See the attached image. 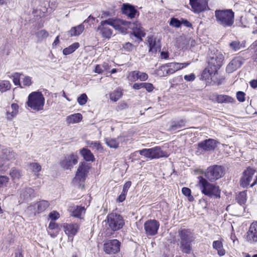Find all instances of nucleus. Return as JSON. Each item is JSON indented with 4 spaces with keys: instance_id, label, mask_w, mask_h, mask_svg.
I'll return each instance as SVG.
<instances>
[{
    "instance_id": "1",
    "label": "nucleus",
    "mask_w": 257,
    "mask_h": 257,
    "mask_svg": "<svg viewBox=\"0 0 257 257\" xmlns=\"http://www.w3.org/2000/svg\"><path fill=\"white\" fill-rule=\"evenodd\" d=\"M224 56L221 52L215 50L211 51L208 58V66L203 71L202 77L206 79L215 75L222 66Z\"/></svg>"
},
{
    "instance_id": "2",
    "label": "nucleus",
    "mask_w": 257,
    "mask_h": 257,
    "mask_svg": "<svg viewBox=\"0 0 257 257\" xmlns=\"http://www.w3.org/2000/svg\"><path fill=\"white\" fill-rule=\"evenodd\" d=\"M198 179L199 187L202 194L210 198L220 197L221 190L218 185L209 183L202 176H199Z\"/></svg>"
},
{
    "instance_id": "3",
    "label": "nucleus",
    "mask_w": 257,
    "mask_h": 257,
    "mask_svg": "<svg viewBox=\"0 0 257 257\" xmlns=\"http://www.w3.org/2000/svg\"><path fill=\"white\" fill-rule=\"evenodd\" d=\"M180 249L185 253H190L192 250L191 243L194 240V233L189 229H181L179 231Z\"/></svg>"
},
{
    "instance_id": "4",
    "label": "nucleus",
    "mask_w": 257,
    "mask_h": 257,
    "mask_svg": "<svg viewBox=\"0 0 257 257\" xmlns=\"http://www.w3.org/2000/svg\"><path fill=\"white\" fill-rule=\"evenodd\" d=\"M215 17L217 23L223 27H229L233 25L234 13L231 10H216Z\"/></svg>"
},
{
    "instance_id": "5",
    "label": "nucleus",
    "mask_w": 257,
    "mask_h": 257,
    "mask_svg": "<svg viewBox=\"0 0 257 257\" xmlns=\"http://www.w3.org/2000/svg\"><path fill=\"white\" fill-rule=\"evenodd\" d=\"M45 98L41 92L35 91L28 96L27 105L32 109L39 111L43 110Z\"/></svg>"
},
{
    "instance_id": "6",
    "label": "nucleus",
    "mask_w": 257,
    "mask_h": 257,
    "mask_svg": "<svg viewBox=\"0 0 257 257\" xmlns=\"http://www.w3.org/2000/svg\"><path fill=\"white\" fill-rule=\"evenodd\" d=\"M89 169V165L85 162H81L76 173L75 177L73 180V182L76 185L80 186L85 180L86 177Z\"/></svg>"
},
{
    "instance_id": "7",
    "label": "nucleus",
    "mask_w": 257,
    "mask_h": 257,
    "mask_svg": "<svg viewBox=\"0 0 257 257\" xmlns=\"http://www.w3.org/2000/svg\"><path fill=\"white\" fill-rule=\"evenodd\" d=\"M224 171L220 166L214 165L207 168L205 172V176L211 182L215 181L223 176Z\"/></svg>"
},
{
    "instance_id": "8",
    "label": "nucleus",
    "mask_w": 257,
    "mask_h": 257,
    "mask_svg": "<svg viewBox=\"0 0 257 257\" xmlns=\"http://www.w3.org/2000/svg\"><path fill=\"white\" fill-rule=\"evenodd\" d=\"M120 242L117 239L109 240L103 244V250L107 254L117 253L120 249Z\"/></svg>"
},
{
    "instance_id": "9",
    "label": "nucleus",
    "mask_w": 257,
    "mask_h": 257,
    "mask_svg": "<svg viewBox=\"0 0 257 257\" xmlns=\"http://www.w3.org/2000/svg\"><path fill=\"white\" fill-rule=\"evenodd\" d=\"M78 163V156L72 153L67 155L60 162V165L65 169H71Z\"/></svg>"
},
{
    "instance_id": "10",
    "label": "nucleus",
    "mask_w": 257,
    "mask_h": 257,
    "mask_svg": "<svg viewBox=\"0 0 257 257\" xmlns=\"http://www.w3.org/2000/svg\"><path fill=\"white\" fill-rule=\"evenodd\" d=\"M255 173V171L250 168L245 170L240 181V186L244 188L248 186L252 180V177Z\"/></svg>"
},
{
    "instance_id": "11",
    "label": "nucleus",
    "mask_w": 257,
    "mask_h": 257,
    "mask_svg": "<svg viewBox=\"0 0 257 257\" xmlns=\"http://www.w3.org/2000/svg\"><path fill=\"white\" fill-rule=\"evenodd\" d=\"M190 4L195 13H199L203 12L207 8L206 0H190Z\"/></svg>"
},
{
    "instance_id": "12",
    "label": "nucleus",
    "mask_w": 257,
    "mask_h": 257,
    "mask_svg": "<svg viewBox=\"0 0 257 257\" xmlns=\"http://www.w3.org/2000/svg\"><path fill=\"white\" fill-rule=\"evenodd\" d=\"M49 203L46 200L40 201L34 205L30 206L28 208V211L34 210V214L36 213H40L45 211L49 206Z\"/></svg>"
},
{
    "instance_id": "13",
    "label": "nucleus",
    "mask_w": 257,
    "mask_h": 257,
    "mask_svg": "<svg viewBox=\"0 0 257 257\" xmlns=\"http://www.w3.org/2000/svg\"><path fill=\"white\" fill-rule=\"evenodd\" d=\"M218 142L214 139H209L198 144V147L205 151L213 150L216 147Z\"/></svg>"
},
{
    "instance_id": "14",
    "label": "nucleus",
    "mask_w": 257,
    "mask_h": 257,
    "mask_svg": "<svg viewBox=\"0 0 257 257\" xmlns=\"http://www.w3.org/2000/svg\"><path fill=\"white\" fill-rule=\"evenodd\" d=\"M243 63V59L241 57H235L227 65L226 70L228 73H232L239 68Z\"/></svg>"
},
{
    "instance_id": "15",
    "label": "nucleus",
    "mask_w": 257,
    "mask_h": 257,
    "mask_svg": "<svg viewBox=\"0 0 257 257\" xmlns=\"http://www.w3.org/2000/svg\"><path fill=\"white\" fill-rule=\"evenodd\" d=\"M190 63H177L172 62L165 64L167 68L168 72H169V75L173 74L177 71L185 68L186 67L189 65Z\"/></svg>"
},
{
    "instance_id": "16",
    "label": "nucleus",
    "mask_w": 257,
    "mask_h": 257,
    "mask_svg": "<svg viewBox=\"0 0 257 257\" xmlns=\"http://www.w3.org/2000/svg\"><path fill=\"white\" fill-rule=\"evenodd\" d=\"M107 222L109 225H124V222L120 214L112 213L107 216Z\"/></svg>"
},
{
    "instance_id": "17",
    "label": "nucleus",
    "mask_w": 257,
    "mask_h": 257,
    "mask_svg": "<svg viewBox=\"0 0 257 257\" xmlns=\"http://www.w3.org/2000/svg\"><path fill=\"white\" fill-rule=\"evenodd\" d=\"M121 10L123 14L131 19L135 18L137 13V11L135 7L128 4H124L122 5Z\"/></svg>"
},
{
    "instance_id": "18",
    "label": "nucleus",
    "mask_w": 257,
    "mask_h": 257,
    "mask_svg": "<svg viewBox=\"0 0 257 257\" xmlns=\"http://www.w3.org/2000/svg\"><path fill=\"white\" fill-rule=\"evenodd\" d=\"M96 31L103 38L105 39H109L112 34V30L107 26L100 24L97 27Z\"/></svg>"
},
{
    "instance_id": "19",
    "label": "nucleus",
    "mask_w": 257,
    "mask_h": 257,
    "mask_svg": "<svg viewBox=\"0 0 257 257\" xmlns=\"http://www.w3.org/2000/svg\"><path fill=\"white\" fill-rule=\"evenodd\" d=\"M132 23L122 20H117L114 28L122 33H125L128 28L131 27Z\"/></svg>"
},
{
    "instance_id": "20",
    "label": "nucleus",
    "mask_w": 257,
    "mask_h": 257,
    "mask_svg": "<svg viewBox=\"0 0 257 257\" xmlns=\"http://www.w3.org/2000/svg\"><path fill=\"white\" fill-rule=\"evenodd\" d=\"M148 43L149 45V51L153 53H156L161 49V44L159 40L154 38L153 37H148Z\"/></svg>"
},
{
    "instance_id": "21",
    "label": "nucleus",
    "mask_w": 257,
    "mask_h": 257,
    "mask_svg": "<svg viewBox=\"0 0 257 257\" xmlns=\"http://www.w3.org/2000/svg\"><path fill=\"white\" fill-rule=\"evenodd\" d=\"M213 101L217 103H231L234 101V99L228 95L213 94L211 98Z\"/></svg>"
},
{
    "instance_id": "22",
    "label": "nucleus",
    "mask_w": 257,
    "mask_h": 257,
    "mask_svg": "<svg viewBox=\"0 0 257 257\" xmlns=\"http://www.w3.org/2000/svg\"><path fill=\"white\" fill-rule=\"evenodd\" d=\"M151 159H159L162 157H167L168 155L163 152L160 147H156L150 148Z\"/></svg>"
},
{
    "instance_id": "23",
    "label": "nucleus",
    "mask_w": 257,
    "mask_h": 257,
    "mask_svg": "<svg viewBox=\"0 0 257 257\" xmlns=\"http://www.w3.org/2000/svg\"><path fill=\"white\" fill-rule=\"evenodd\" d=\"M69 210L73 216L79 218H82L85 213L84 207L79 206L71 207Z\"/></svg>"
},
{
    "instance_id": "24",
    "label": "nucleus",
    "mask_w": 257,
    "mask_h": 257,
    "mask_svg": "<svg viewBox=\"0 0 257 257\" xmlns=\"http://www.w3.org/2000/svg\"><path fill=\"white\" fill-rule=\"evenodd\" d=\"M133 29V32L136 37L139 38L145 37L146 34L143 27L140 24H132L130 27Z\"/></svg>"
},
{
    "instance_id": "25",
    "label": "nucleus",
    "mask_w": 257,
    "mask_h": 257,
    "mask_svg": "<svg viewBox=\"0 0 257 257\" xmlns=\"http://www.w3.org/2000/svg\"><path fill=\"white\" fill-rule=\"evenodd\" d=\"M82 118V115L81 113H76L67 116L66 118V121L68 124L76 123L80 122Z\"/></svg>"
},
{
    "instance_id": "26",
    "label": "nucleus",
    "mask_w": 257,
    "mask_h": 257,
    "mask_svg": "<svg viewBox=\"0 0 257 257\" xmlns=\"http://www.w3.org/2000/svg\"><path fill=\"white\" fill-rule=\"evenodd\" d=\"M247 239L251 242L257 241V226H250L247 232Z\"/></svg>"
},
{
    "instance_id": "27",
    "label": "nucleus",
    "mask_w": 257,
    "mask_h": 257,
    "mask_svg": "<svg viewBox=\"0 0 257 257\" xmlns=\"http://www.w3.org/2000/svg\"><path fill=\"white\" fill-rule=\"evenodd\" d=\"M84 30V26L83 24L71 28L68 33L71 37L78 36L81 34Z\"/></svg>"
},
{
    "instance_id": "28",
    "label": "nucleus",
    "mask_w": 257,
    "mask_h": 257,
    "mask_svg": "<svg viewBox=\"0 0 257 257\" xmlns=\"http://www.w3.org/2000/svg\"><path fill=\"white\" fill-rule=\"evenodd\" d=\"M213 248L217 251L219 256H223L225 254V250L223 248V244L221 241H214L212 243Z\"/></svg>"
},
{
    "instance_id": "29",
    "label": "nucleus",
    "mask_w": 257,
    "mask_h": 257,
    "mask_svg": "<svg viewBox=\"0 0 257 257\" xmlns=\"http://www.w3.org/2000/svg\"><path fill=\"white\" fill-rule=\"evenodd\" d=\"M80 153L85 161L92 162L94 161V157L89 150L83 148L80 150Z\"/></svg>"
},
{
    "instance_id": "30",
    "label": "nucleus",
    "mask_w": 257,
    "mask_h": 257,
    "mask_svg": "<svg viewBox=\"0 0 257 257\" xmlns=\"http://www.w3.org/2000/svg\"><path fill=\"white\" fill-rule=\"evenodd\" d=\"M11 109V111L9 110L6 113V117L8 119H12L17 114L19 110L18 105L17 103L12 104Z\"/></svg>"
},
{
    "instance_id": "31",
    "label": "nucleus",
    "mask_w": 257,
    "mask_h": 257,
    "mask_svg": "<svg viewBox=\"0 0 257 257\" xmlns=\"http://www.w3.org/2000/svg\"><path fill=\"white\" fill-rule=\"evenodd\" d=\"M16 156V154L15 153H14L10 149H7L3 150L2 159H4V160H12L15 159Z\"/></svg>"
},
{
    "instance_id": "32",
    "label": "nucleus",
    "mask_w": 257,
    "mask_h": 257,
    "mask_svg": "<svg viewBox=\"0 0 257 257\" xmlns=\"http://www.w3.org/2000/svg\"><path fill=\"white\" fill-rule=\"evenodd\" d=\"M35 196V192L33 189L30 187L25 188L21 194V196L23 198L24 200H27L29 198L34 197Z\"/></svg>"
},
{
    "instance_id": "33",
    "label": "nucleus",
    "mask_w": 257,
    "mask_h": 257,
    "mask_svg": "<svg viewBox=\"0 0 257 257\" xmlns=\"http://www.w3.org/2000/svg\"><path fill=\"white\" fill-rule=\"evenodd\" d=\"M64 231L68 236H74L78 231L77 226H63Z\"/></svg>"
},
{
    "instance_id": "34",
    "label": "nucleus",
    "mask_w": 257,
    "mask_h": 257,
    "mask_svg": "<svg viewBox=\"0 0 257 257\" xmlns=\"http://www.w3.org/2000/svg\"><path fill=\"white\" fill-rule=\"evenodd\" d=\"M79 47V43H74L73 44L69 46L68 47L64 49L63 50V54L65 55L70 54L73 52H74L77 49H78Z\"/></svg>"
},
{
    "instance_id": "35",
    "label": "nucleus",
    "mask_w": 257,
    "mask_h": 257,
    "mask_svg": "<svg viewBox=\"0 0 257 257\" xmlns=\"http://www.w3.org/2000/svg\"><path fill=\"white\" fill-rule=\"evenodd\" d=\"M9 174L13 180H18L22 176L21 171L16 168H12Z\"/></svg>"
},
{
    "instance_id": "36",
    "label": "nucleus",
    "mask_w": 257,
    "mask_h": 257,
    "mask_svg": "<svg viewBox=\"0 0 257 257\" xmlns=\"http://www.w3.org/2000/svg\"><path fill=\"white\" fill-rule=\"evenodd\" d=\"M122 93L120 89H117L109 94L110 99L114 102L117 101L122 96Z\"/></svg>"
},
{
    "instance_id": "37",
    "label": "nucleus",
    "mask_w": 257,
    "mask_h": 257,
    "mask_svg": "<svg viewBox=\"0 0 257 257\" xmlns=\"http://www.w3.org/2000/svg\"><path fill=\"white\" fill-rule=\"evenodd\" d=\"M156 74L157 75L160 77H165L169 75V72L166 65H164L160 67L157 70H156Z\"/></svg>"
},
{
    "instance_id": "38",
    "label": "nucleus",
    "mask_w": 257,
    "mask_h": 257,
    "mask_svg": "<svg viewBox=\"0 0 257 257\" xmlns=\"http://www.w3.org/2000/svg\"><path fill=\"white\" fill-rule=\"evenodd\" d=\"M105 143L111 148L116 149L118 148L119 143L116 139H105Z\"/></svg>"
},
{
    "instance_id": "39",
    "label": "nucleus",
    "mask_w": 257,
    "mask_h": 257,
    "mask_svg": "<svg viewBox=\"0 0 257 257\" xmlns=\"http://www.w3.org/2000/svg\"><path fill=\"white\" fill-rule=\"evenodd\" d=\"M139 71H133L129 72L127 75L128 80L132 82L136 81L139 80Z\"/></svg>"
},
{
    "instance_id": "40",
    "label": "nucleus",
    "mask_w": 257,
    "mask_h": 257,
    "mask_svg": "<svg viewBox=\"0 0 257 257\" xmlns=\"http://www.w3.org/2000/svg\"><path fill=\"white\" fill-rule=\"evenodd\" d=\"M185 120L182 119L177 122H174L169 127V131H176L181 128L185 125Z\"/></svg>"
},
{
    "instance_id": "41",
    "label": "nucleus",
    "mask_w": 257,
    "mask_h": 257,
    "mask_svg": "<svg viewBox=\"0 0 257 257\" xmlns=\"http://www.w3.org/2000/svg\"><path fill=\"white\" fill-rule=\"evenodd\" d=\"M159 226H145L146 232L148 235H155L158 229Z\"/></svg>"
},
{
    "instance_id": "42",
    "label": "nucleus",
    "mask_w": 257,
    "mask_h": 257,
    "mask_svg": "<svg viewBox=\"0 0 257 257\" xmlns=\"http://www.w3.org/2000/svg\"><path fill=\"white\" fill-rule=\"evenodd\" d=\"M36 36L38 38L39 41H41L47 38L49 36L48 33L45 30H42L36 33Z\"/></svg>"
},
{
    "instance_id": "43",
    "label": "nucleus",
    "mask_w": 257,
    "mask_h": 257,
    "mask_svg": "<svg viewBox=\"0 0 257 257\" xmlns=\"http://www.w3.org/2000/svg\"><path fill=\"white\" fill-rule=\"evenodd\" d=\"M11 88V84L9 81L6 80L0 81V91L5 92Z\"/></svg>"
},
{
    "instance_id": "44",
    "label": "nucleus",
    "mask_w": 257,
    "mask_h": 257,
    "mask_svg": "<svg viewBox=\"0 0 257 257\" xmlns=\"http://www.w3.org/2000/svg\"><path fill=\"white\" fill-rule=\"evenodd\" d=\"M59 226H48L47 228L48 233L52 236L55 237L56 236L58 232Z\"/></svg>"
},
{
    "instance_id": "45",
    "label": "nucleus",
    "mask_w": 257,
    "mask_h": 257,
    "mask_svg": "<svg viewBox=\"0 0 257 257\" xmlns=\"http://www.w3.org/2000/svg\"><path fill=\"white\" fill-rule=\"evenodd\" d=\"M88 100V97L85 93L81 94L77 98V102L80 105H84L86 104Z\"/></svg>"
},
{
    "instance_id": "46",
    "label": "nucleus",
    "mask_w": 257,
    "mask_h": 257,
    "mask_svg": "<svg viewBox=\"0 0 257 257\" xmlns=\"http://www.w3.org/2000/svg\"><path fill=\"white\" fill-rule=\"evenodd\" d=\"M30 167L33 172H34L36 175H38V173L41 170V166L40 164L37 163H33L30 164Z\"/></svg>"
},
{
    "instance_id": "47",
    "label": "nucleus",
    "mask_w": 257,
    "mask_h": 257,
    "mask_svg": "<svg viewBox=\"0 0 257 257\" xmlns=\"http://www.w3.org/2000/svg\"><path fill=\"white\" fill-rule=\"evenodd\" d=\"M169 24L173 27L179 28L181 25V23L180 20L175 18H172L170 21Z\"/></svg>"
},
{
    "instance_id": "48",
    "label": "nucleus",
    "mask_w": 257,
    "mask_h": 257,
    "mask_svg": "<svg viewBox=\"0 0 257 257\" xmlns=\"http://www.w3.org/2000/svg\"><path fill=\"white\" fill-rule=\"evenodd\" d=\"M238 202L240 204H244L246 201V193L244 192H240L237 197Z\"/></svg>"
},
{
    "instance_id": "49",
    "label": "nucleus",
    "mask_w": 257,
    "mask_h": 257,
    "mask_svg": "<svg viewBox=\"0 0 257 257\" xmlns=\"http://www.w3.org/2000/svg\"><path fill=\"white\" fill-rule=\"evenodd\" d=\"M49 219L52 221H55L60 217L59 213L56 211H53L49 214Z\"/></svg>"
},
{
    "instance_id": "50",
    "label": "nucleus",
    "mask_w": 257,
    "mask_h": 257,
    "mask_svg": "<svg viewBox=\"0 0 257 257\" xmlns=\"http://www.w3.org/2000/svg\"><path fill=\"white\" fill-rule=\"evenodd\" d=\"M9 181V178L6 176H0V188L7 185Z\"/></svg>"
},
{
    "instance_id": "51",
    "label": "nucleus",
    "mask_w": 257,
    "mask_h": 257,
    "mask_svg": "<svg viewBox=\"0 0 257 257\" xmlns=\"http://www.w3.org/2000/svg\"><path fill=\"white\" fill-rule=\"evenodd\" d=\"M140 155L145 156L146 158L151 159L150 149H144L138 151Z\"/></svg>"
},
{
    "instance_id": "52",
    "label": "nucleus",
    "mask_w": 257,
    "mask_h": 257,
    "mask_svg": "<svg viewBox=\"0 0 257 257\" xmlns=\"http://www.w3.org/2000/svg\"><path fill=\"white\" fill-rule=\"evenodd\" d=\"M116 22V20H114L113 19H108L107 20L102 21L100 22V24H102L104 26L110 25L114 27Z\"/></svg>"
},
{
    "instance_id": "53",
    "label": "nucleus",
    "mask_w": 257,
    "mask_h": 257,
    "mask_svg": "<svg viewBox=\"0 0 257 257\" xmlns=\"http://www.w3.org/2000/svg\"><path fill=\"white\" fill-rule=\"evenodd\" d=\"M230 48L234 51H237L240 49L239 42L233 41L229 44Z\"/></svg>"
},
{
    "instance_id": "54",
    "label": "nucleus",
    "mask_w": 257,
    "mask_h": 257,
    "mask_svg": "<svg viewBox=\"0 0 257 257\" xmlns=\"http://www.w3.org/2000/svg\"><path fill=\"white\" fill-rule=\"evenodd\" d=\"M23 83L25 86H30L32 83V78L28 76H25L23 80Z\"/></svg>"
},
{
    "instance_id": "55",
    "label": "nucleus",
    "mask_w": 257,
    "mask_h": 257,
    "mask_svg": "<svg viewBox=\"0 0 257 257\" xmlns=\"http://www.w3.org/2000/svg\"><path fill=\"white\" fill-rule=\"evenodd\" d=\"M245 93L242 91H238L236 93V98L240 102H243L245 100Z\"/></svg>"
},
{
    "instance_id": "56",
    "label": "nucleus",
    "mask_w": 257,
    "mask_h": 257,
    "mask_svg": "<svg viewBox=\"0 0 257 257\" xmlns=\"http://www.w3.org/2000/svg\"><path fill=\"white\" fill-rule=\"evenodd\" d=\"M139 80L141 81H145L148 79V75L145 72H142L140 71L139 74Z\"/></svg>"
},
{
    "instance_id": "57",
    "label": "nucleus",
    "mask_w": 257,
    "mask_h": 257,
    "mask_svg": "<svg viewBox=\"0 0 257 257\" xmlns=\"http://www.w3.org/2000/svg\"><path fill=\"white\" fill-rule=\"evenodd\" d=\"M184 79L187 81H192L195 79V75L193 73H191L189 75H186L184 77Z\"/></svg>"
},
{
    "instance_id": "58",
    "label": "nucleus",
    "mask_w": 257,
    "mask_h": 257,
    "mask_svg": "<svg viewBox=\"0 0 257 257\" xmlns=\"http://www.w3.org/2000/svg\"><path fill=\"white\" fill-rule=\"evenodd\" d=\"M182 192L186 196H190L191 191V190L187 187H183L182 189Z\"/></svg>"
},
{
    "instance_id": "59",
    "label": "nucleus",
    "mask_w": 257,
    "mask_h": 257,
    "mask_svg": "<svg viewBox=\"0 0 257 257\" xmlns=\"http://www.w3.org/2000/svg\"><path fill=\"white\" fill-rule=\"evenodd\" d=\"M147 91L148 92H152L154 89V87L152 83H146V85L145 88Z\"/></svg>"
},
{
    "instance_id": "60",
    "label": "nucleus",
    "mask_w": 257,
    "mask_h": 257,
    "mask_svg": "<svg viewBox=\"0 0 257 257\" xmlns=\"http://www.w3.org/2000/svg\"><path fill=\"white\" fill-rule=\"evenodd\" d=\"M95 72L98 73V74H101L103 72L102 66L101 65H97L95 66Z\"/></svg>"
},
{
    "instance_id": "61",
    "label": "nucleus",
    "mask_w": 257,
    "mask_h": 257,
    "mask_svg": "<svg viewBox=\"0 0 257 257\" xmlns=\"http://www.w3.org/2000/svg\"><path fill=\"white\" fill-rule=\"evenodd\" d=\"M180 21L181 23V25L183 24L187 27H192V24L189 21H188L187 20L181 19Z\"/></svg>"
},
{
    "instance_id": "62",
    "label": "nucleus",
    "mask_w": 257,
    "mask_h": 257,
    "mask_svg": "<svg viewBox=\"0 0 257 257\" xmlns=\"http://www.w3.org/2000/svg\"><path fill=\"white\" fill-rule=\"evenodd\" d=\"M103 69V72L107 71L110 69V65L107 62H104L102 65H101Z\"/></svg>"
},
{
    "instance_id": "63",
    "label": "nucleus",
    "mask_w": 257,
    "mask_h": 257,
    "mask_svg": "<svg viewBox=\"0 0 257 257\" xmlns=\"http://www.w3.org/2000/svg\"><path fill=\"white\" fill-rule=\"evenodd\" d=\"M144 225H158V222L156 220H149L146 221Z\"/></svg>"
},
{
    "instance_id": "64",
    "label": "nucleus",
    "mask_w": 257,
    "mask_h": 257,
    "mask_svg": "<svg viewBox=\"0 0 257 257\" xmlns=\"http://www.w3.org/2000/svg\"><path fill=\"white\" fill-rule=\"evenodd\" d=\"M249 83L250 86L253 88H257V80H252Z\"/></svg>"
}]
</instances>
